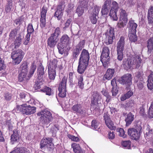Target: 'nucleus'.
I'll use <instances>...</instances> for the list:
<instances>
[{"instance_id":"obj_26","label":"nucleus","mask_w":153,"mask_h":153,"mask_svg":"<svg viewBox=\"0 0 153 153\" xmlns=\"http://www.w3.org/2000/svg\"><path fill=\"white\" fill-rule=\"evenodd\" d=\"M19 139L18 131L16 130H14L13 134L11 137L10 140L12 144H13L14 143L17 142Z\"/></svg>"},{"instance_id":"obj_19","label":"nucleus","mask_w":153,"mask_h":153,"mask_svg":"<svg viewBox=\"0 0 153 153\" xmlns=\"http://www.w3.org/2000/svg\"><path fill=\"white\" fill-rule=\"evenodd\" d=\"M128 24L129 25V32L136 33V29L137 27V25L134 22V21L132 19L130 20Z\"/></svg>"},{"instance_id":"obj_32","label":"nucleus","mask_w":153,"mask_h":153,"mask_svg":"<svg viewBox=\"0 0 153 153\" xmlns=\"http://www.w3.org/2000/svg\"><path fill=\"white\" fill-rule=\"evenodd\" d=\"M128 19L119 18V20L117 25L120 28L124 27L126 25Z\"/></svg>"},{"instance_id":"obj_1","label":"nucleus","mask_w":153,"mask_h":153,"mask_svg":"<svg viewBox=\"0 0 153 153\" xmlns=\"http://www.w3.org/2000/svg\"><path fill=\"white\" fill-rule=\"evenodd\" d=\"M89 53L85 49L82 51L79 60L77 71L80 74L83 73L88 66L89 60Z\"/></svg>"},{"instance_id":"obj_5","label":"nucleus","mask_w":153,"mask_h":153,"mask_svg":"<svg viewBox=\"0 0 153 153\" xmlns=\"http://www.w3.org/2000/svg\"><path fill=\"white\" fill-rule=\"evenodd\" d=\"M17 111L21 112L23 114L29 115L35 113L36 111V108L27 105L26 104L17 106Z\"/></svg>"},{"instance_id":"obj_46","label":"nucleus","mask_w":153,"mask_h":153,"mask_svg":"<svg viewBox=\"0 0 153 153\" xmlns=\"http://www.w3.org/2000/svg\"><path fill=\"white\" fill-rule=\"evenodd\" d=\"M110 8L104 7L102 6V8L101 10V13L102 15H107L109 12Z\"/></svg>"},{"instance_id":"obj_17","label":"nucleus","mask_w":153,"mask_h":153,"mask_svg":"<svg viewBox=\"0 0 153 153\" xmlns=\"http://www.w3.org/2000/svg\"><path fill=\"white\" fill-rule=\"evenodd\" d=\"M100 60L104 67L106 68L107 65L109 63L110 56L109 55H105L104 54H101Z\"/></svg>"},{"instance_id":"obj_52","label":"nucleus","mask_w":153,"mask_h":153,"mask_svg":"<svg viewBox=\"0 0 153 153\" xmlns=\"http://www.w3.org/2000/svg\"><path fill=\"white\" fill-rule=\"evenodd\" d=\"M22 68L21 72L27 73V65L26 63H23L21 66Z\"/></svg>"},{"instance_id":"obj_18","label":"nucleus","mask_w":153,"mask_h":153,"mask_svg":"<svg viewBox=\"0 0 153 153\" xmlns=\"http://www.w3.org/2000/svg\"><path fill=\"white\" fill-rule=\"evenodd\" d=\"M147 81L148 88L150 90H153V72L151 71L148 76Z\"/></svg>"},{"instance_id":"obj_22","label":"nucleus","mask_w":153,"mask_h":153,"mask_svg":"<svg viewBox=\"0 0 153 153\" xmlns=\"http://www.w3.org/2000/svg\"><path fill=\"white\" fill-rule=\"evenodd\" d=\"M115 72L114 69L108 68L107 70L104 77L107 79L110 80L113 76Z\"/></svg>"},{"instance_id":"obj_62","label":"nucleus","mask_w":153,"mask_h":153,"mask_svg":"<svg viewBox=\"0 0 153 153\" xmlns=\"http://www.w3.org/2000/svg\"><path fill=\"white\" fill-rule=\"evenodd\" d=\"M111 0H106L105 1L104 3L103 6L110 8L111 3Z\"/></svg>"},{"instance_id":"obj_41","label":"nucleus","mask_w":153,"mask_h":153,"mask_svg":"<svg viewBox=\"0 0 153 153\" xmlns=\"http://www.w3.org/2000/svg\"><path fill=\"white\" fill-rule=\"evenodd\" d=\"M61 33L59 27H56L54 30L53 33L51 36L58 39V37Z\"/></svg>"},{"instance_id":"obj_10","label":"nucleus","mask_w":153,"mask_h":153,"mask_svg":"<svg viewBox=\"0 0 153 153\" xmlns=\"http://www.w3.org/2000/svg\"><path fill=\"white\" fill-rule=\"evenodd\" d=\"M131 75L129 74H126L122 76L119 80V82L126 86L131 85L132 84Z\"/></svg>"},{"instance_id":"obj_48","label":"nucleus","mask_w":153,"mask_h":153,"mask_svg":"<svg viewBox=\"0 0 153 153\" xmlns=\"http://www.w3.org/2000/svg\"><path fill=\"white\" fill-rule=\"evenodd\" d=\"M119 8L117 3L115 1H113L112 3V6L111 10L117 11Z\"/></svg>"},{"instance_id":"obj_37","label":"nucleus","mask_w":153,"mask_h":153,"mask_svg":"<svg viewBox=\"0 0 153 153\" xmlns=\"http://www.w3.org/2000/svg\"><path fill=\"white\" fill-rule=\"evenodd\" d=\"M99 125V123L96 120H93L91 122V127L93 129L98 130L100 128Z\"/></svg>"},{"instance_id":"obj_23","label":"nucleus","mask_w":153,"mask_h":153,"mask_svg":"<svg viewBox=\"0 0 153 153\" xmlns=\"http://www.w3.org/2000/svg\"><path fill=\"white\" fill-rule=\"evenodd\" d=\"M27 73L21 72L19 75V81L20 82L27 81V80L29 79L30 78V77H29L28 76H27Z\"/></svg>"},{"instance_id":"obj_2","label":"nucleus","mask_w":153,"mask_h":153,"mask_svg":"<svg viewBox=\"0 0 153 153\" xmlns=\"http://www.w3.org/2000/svg\"><path fill=\"white\" fill-rule=\"evenodd\" d=\"M141 61V59L140 56L135 55L130 60L127 59H124L122 65L124 68L126 70L130 69L132 67L138 68L140 66Z\"/></svg>"},{"instance_id":"obj_40","label":"nucleus","mask_w":153,"mask_h":153,"mask_svg":"<svg viewBox=\"0 0 153 153\" xmlns=\"http://www.w3.org/2000/svg\"><path fill=\"white\" fill-rule=\"evenodd\" d=\"M120 19H128L127 14L126 11L123 9H121L120 10Z\"/></svg>"},{"instance_id":"obj_55","label":"nucleus","mask_w":153,"mask_h":153,"mask_svg":"<svg viewBox=\"0 0 153 153\" xmlns=\"http://www.w3.org/2000/svg\"><path fill=\"white\" fill-rule=\"evenodd\" d=\"M39 79V81H37L34 85V88L36 89H39L41 87V86L42 85L43 83L42 82V80Z\"/></svg>"},{"instance_id":"obj_60","label":"nucleus","mask_w":153,"mask_h":153,"mask_svg":"<svg viewBox=\"0 0 153 153\" xmlns=\"http://www.w3.org/2000/svg\"><path fill=\"white\" fill-rule=\"evenodd\" d=\"M24 21V17L23 16H21L17 19L15 21V24L17 25H19L22 22Z\"/></svg>"},{"instance_id":"obj_39","label":"nucleus","mask_w":153,"mask_h":153,"mask_svg":"<svg viewBox=\"0 0 153 153\" xmlns=\"http://www.w3.org/2000/svg\"><path fill=\"white\" fill-rule=\"evenodd\" d=\"M48 72L49 78L51 79H54L56 74L55 70L48 69Z\"/></svg>"},{"instance_id":"obj_42","label":"nucleus","mask_w":153,"mask_h":153,"mask_svg":"<svg viewBox=\"0 0 153 153\" xmlns=\"http://www.w3.org/2000/svg\"><path fill=\"white\" fill-rule=\"evenodd\" d=\"M83 81V76L82 75L79 76L78 78V84L79 87L81 89L84 88V84Z\"/></svg>"},{"instance_id":"obj_3","label":"nucleus","mask_w":153,"mask_h":153,"mask_svg":"<svg viewBox=\"0 0 153 153\" xmlns=\"http://www.w3.org/2000/svg\"><path fill=\"white\" fill-rule=\"evenodd\" d=\"M37 115L39 117V124L42 126L48 125L53 119L51 112L47 109L38 112Z\"/></svg>"},{"instance_id":"obj_28","label":"nucleus","mask_w":153,"mask_h":153,"mask_svg":"<svg viewBox=\"0 0 153 153\" xmlns=\"http://www.w3.org/2000/svg\"><path fill=\"white\" fill-rule=\"evenodd\" d=\"M85 8L82 6V3L78 6L76 10V13L78 16L80 17L82 15L84 12V9Z\"/></svg>"},{"instance_id":"obj_58","label":"nucleus","mask_w":153,"mask_h":153,"mask_svg":"<svg viewBox=\"0 0 153 153\" xmlns=\"http://www.w3.org/2000/svg\"><path fill=\"white\" fill-rule=\"evenodd\" d=\"M97 17H98V16L95 14H93L90 17V20L91 22L93 24H95L97 22Z\"/></svg>"},{"instance_id":"obj_33","label":"nucleus","mask_w":153,"mask_h":153,"mask_svg":"<svg viewBox=\"0 0 153 153\" xmlns=\"http://www.w3.org/2000/svg\"><path fill=\"white\" fill-rule=\"evenodd\" d=\"M133 93L132 91H129L126 93L121 96L120 98L121 101H124L132 96Z\"/></svg>"},{"instance_id":"obj_64","label":"nucleus","mask_w":153,"mask_h":153,"mask_svg":"<svg viewBox=\"0 0 153 153\" xmlns=\"http://www.w3.org/2000/svg\"><path fill=\"white\" fill-rule=\"evenodd\" d=\"M148 19L149 24L153 25V16H148Z\"/></svg>"},{"instance_id":"obj_45","label":"nucleus","mask_w":153,"mask_h":153,"mask_svg":"<svg viewBox=\"0 0 153 153\" xmlns=\"http://www.w3.org/2000/svg\"><path fill=\"white\" fill-rule=\"evenodd\" d=\"M117 131L118 132V135L120 137L125 138L126 137V135L125 134L124 130L121 128H117Z\"/></svg>"},{"instance_id":"obj_49","label":"nucleus","mask_w":153,"mask_h":153,"mask_svg":"<svg viewBox=\"0 0 153 153\" xmlns=\"http://www.w3.org/2000/svg\"><path fill=\"white\" fill-rule=\"evenodd\" d=\"M63 14V11L56 10L54 16L57 18L58 20H60L62 18Z\"/></svg>"},{"instance_id":"obj_6","label":"nucleus","mask_w":153,"mask_h":153,"mask_svg":"<svg viewBox=\"0 0 153 153\" xmlns=\"http://www.w3.org/2000/svg\"><path fill=\"white\" fill-rule=\"evenodd\" d=\"M25 53L21 49L13 51L11 54V57L13 59V62L15 64H18L22 60Z\"/></svg>"},{"instance_id":"obj_13","label":"nucleus","mask_w":153,"mask_h":153,"mask_svg":"<svg viewBox=\"0 0 153 153\" xmlns=\"http://www.w3.org/2000/svg\"><path fill=\"white\" fill-rule=\"evenodd\" d=\"M128 134L134 140H138L140 136V133L137 131L134 128H129L128 131Z\"/></svg>"},{"instance_id":"obj_51","label":"nucleus","mask_w":153,"mask_h":153,"mask_svg":"<svg viewBox=\"0 0 153 153\" xmlns=\"http://www.w3.org/2000/svg\"><path fill=\"white\" fill-rule=\"evenodd\" d=\"M22 43V39L20 37H18L15 41V47L16 48H18Z\"/></svg>"},{"instance_id":"obj_11","label":"nucleus","mask_w":153,"mask_h":153,"mask_svg":"<svg viewBox=\"0 0 153 153\" xmlns=\"http://www.w3.org/2000/svg\"><path fill=\"white\" fill-rule=\"evenodd\" d=\"M48 8L45 5L42 7L41 10L40 26L42 28L44 27L46 24V16Z\"/></svg>"},{"instance_id":"obj_20","label":"nucleus","mask_w":153,"mask_h":153,"mask_svg":"<svg viewBox=\"0 0 153 153\" xmlns=\"http://www.w3.org/2000/svg\"><path fill=\"white\" fill-rule=\"evenodd\" d=\"M57 61L56 59H53L48 62V69L55 70L57 67Z\"/></svg>"},{"instance_id":"obj_14","label":"nucleus","mask_w":153,"mask_h":153,"mask_svg":"<svg viewBox=\"0 0 153 153\" xmlns=\"http://www.w3.org/2000/svg\"><path fill=\"white\" fill-rule=\"evenodd\" d=\"M72 110L75 112L81 114L85 113V111L82 105L80 103H77L73 106Z\"/></svg>"},{"instance_id":"obj_15","label":"nucleus","mask_w":153,"mask_h":153,"mask_svg":"<svg viewBox=\"0 0 153 153\" xmlns=\"http://www.w3.org/2000/svg\"><path fill=\"white\" fill-rule=\"evenodd\" d=\"M58 40V39L51 36L47 40L48 45L51 48H53L56 46Z\"/></svg>"},{"instance_id":"obj_30","label":"nucleus","mask_w":153,"mask_h":153,"mask_svg":"<svg viewBox=\"0 0 153 153\" xmlns=\"http://www.w3.org/2000/svg\"><path fill=\"white\" fill-rule=\"evenodd\" d=\"M134 115L130 112L127 115L125 120L126 125H128L131 123L134 120Z\"/></svg>"},{"instance_id":"obj_54","label":"nucleus","mask_w":153,"mask_h":153,"mask_svg":"<svg viewBox=\"0 0 153 153\" xmlns=\"http://www.w3.org/2000/svg\"><path fill=\"white\" fill-rule=\"evenodd\" d=\"M18 30L16 29L12 30L10 32L9 36L10 39H13L17 33Z\"/></svg>"},{"instance_id":"obj_43","label":"nucleus","mask_w":153,"mask_h":153,"mask_svg":"<svg viewBox=\"0 0 153 153\" xmlns=\"http://www.w3.org/2000/svg\"><path fill=\"white\" fill-rule=\"evenodd\" d=\"M41 91L45 93L46 95H51V88L47 86H45L42 89Z\"/></svg>"},{"instance_id":"obj_29","label":"nucleus","mask_w":153,"mask_h":153,"mask_svg":"<svg viewBox=\"0 0 153 153\" xmlns=\"http://www.w3.org/2000/svg\"><path fill=\"white\" fill-rule=\"evenodd\" d=\"M67 79V77H63L59 83L58 89H66V82Z\"/></svg>"},{"instance_id":"obj_8","label":"nucleus","mask_w":153,"mask_h":153,"mask_svg":"<svg viewBox=\"0 0 153 153\" xmlns=\"http://www.w3.org/2000/svg\"><path fill=\"white\" fill-rule=\"evenodd\" d=\"M52 140L50 138H43L40 143V148L42 149L46 146L49 150H52L53 148V145L52 143Z\"/></svg>"},{"instance_id":"obj_44","label":"nucleus","mask_w":153,"mask_h":153,"mask_svg":"<svg viewBox=\"0 0 153 153\" xmlns=\"http://www.w3.org/2000/svg\"><path fill=\"white\" fill-rule=\"evenodd\" d=\"M59 93L58 94L59 96L61 97H64L66 95V89H58Z\"/></svg>"},{"instance_id":"obj_47","label":"nucleus","mask_w":153,"mask_h":153,"mask_svg":"<svg viewBox=\"0 0 153 153\" xmlns=\"http://www.w3.org/2000/svg\"><path fill=\"white\" fill-rule=\"evenodd\" d=\"M105 123L107 126L110 129L113 130L115 128V127L114 126L113 123L111 120L106 121Z\"/></svg>"},{"instance_id":"obj_12","label":"nucleus","mask_w":153,"mask_h":153,"mask_svg":"<svg viewBox=\"0 0 153 153\" xmlns=\"http://www.w3.org/2000/svg\"><path fill=\"white\" fill-rule=\"evenodd\" d=\"M92 100L91 101L92 106L94 108H97L98 104V102L101 99V95L97 91L94 92L92 95Z\"/></svg>"},{"instance_id":"obj_16","label":"nucleus","mask_w":153,"mask_h":153,"mask_svg":"<svg viewBox=\"0 0 153 153\" xmlns=\"http://www.w3.org/2000/svg\"><path fill=\"white\" fill-rule=\"evenodd\" d=\"M82 48L83 47L81 42H80L76 46V48L74 50L73 52L72 56L74 59H76L77 57Z\"/></svg>"},{"instance_id":"obj_63","label":"nucleus","mask_w":153,"mask_h":153,"mask_svg":"<svg viewBox=\"0 0 153 153\" xmlns=\"http://www.w3.org/2000/svg\"><path fill=\"white\" fill-rule=\"evenodd\" d=\"M112 88V95L113 96H116L118 93V90L117 89V88L116 87H113Z\"/></svg>"},{"instance_id":"obj_27","label":"nucleus","mask_w":153,"mask_h":153,"mask_svg":"<svg viewBox=\"0 0 153 153\" xmlns=\"http://www.w3.org/2000/svg\"><path fill=\"white\" fill-rule=\"evenodd\" d=\"M37 71L38 79L41 80L44 73V68L42 65H40L38 67Z\"/></svg>"},{"instance_id":"obj_36","label":"nucleus","mask_w":153,"mask_h":153,"mask_svg":"<svg viewBox=\"0 0 153 153\" xmlns=\"http://www.w3.org/2000/svg\"><path fill=\"white\" fill-rule=\"evenodd\" d=\"M36 65L34 63H32L30 67L29 74H28V76L29 77H31L32 76L36 71Z\"/></svg>"},{"instance_id":"obj_38","label":"nucleus","mask_w":153,"mask_h":153,"mask_svg":"<svg viewBox=\"0 0 153 153\" xmlns=\"http://www.w3.org/2000/svg\"><path fill=\"white\" fill-rule=\"evenodd\" d=\"M117 11L110 10L109 13V16L111 18L113 21H117L118 19V17L117 15Z\"/></svg>"},{"instance_id":"obj_50","label":"nucleus","mask_w":153,"mask_h":153,"mask_svg":"<svg viewBox=\"0 0 153 153\" xmlns=\"http://www.w3.org/2000/svg\"><path fill=\"white\" fill-rule=\"evenodd\" d=\"M131 143L129 140L123 141L122 143L123 146L127 149H129L130 148Z\"/></svg>"},{"instance_id":"obj_34","label":"nucleus","mask_w":153,"mask_h":153,"mask_svg":"<svg viewBox=\"0 0 153 153\" xmlns=\"http://www.w3.org/2000/svg\"><path fill=\"white\" fill-rule=\"evenodd\" d=\"M143 72L141 71L136 72L134 78L135 81L138 82L139 80H143Z\"/></svg>"},{"instance_id":"obj_61","label":"nucleus","mask_w":153,"mask_h":153,"mask_svg":"<svg viewBox=\"0 0 153 153\" xmlns=\"http://www.w3.org/2000/svg\"><path fill=\"white\" fill-rule=\"evenodd\" d=\"M34 31V29L32 25L31 24H28L27 27V33L30 34Z\"/></svg>"},{"instance_id":"obj_56","label":"nucleus","mask_w":153,"mask_h":153,"mask_svg":"<svg viewBox=\"0 0 153 153\" xmlns=\"http://www.w3.org/2000/svg\"><path fill=\"white\" fill-rule=\"evenodd\" d=\"M149 115L150 118H153V102L149 109Z\"/></svg>"},{"instance_id":"obj_4","label":"nucleus","mask_w":153,"mask_h":153,"mask_svg":"<svg viewBox=\"0 0 153 153\" xmlns=\"http://www.w3.org/2000/svg\"><path fill=\"white\" fill-rule=\"evenodd\" d=\"M69 43L70 38L66 34L62 35L57 45L59 53L63 54L65 46L68 45Z\"/></svg>"},{"instance_id":"obj_9","label":"nucleus","mask_w":153,"mask_h":153,"mask_svg":"<svg viewBox=\"0 0 153 153\" xmlns=\"http://www.w3.org/2000/svg\"><path fill=\"white\" fill-rule=\"evenodd\" d=\"M105 35L106 38L104 40L105 43L107 45L112 44L113 39L114 38L113 29L110 28L108 30Z\"/></svg>"},{"instance_id":"obj_57","label":"nucleus","mask_w":153,"mask_h":153,"mask_svg":"<svg viewBox=\"0 0 153 153\" xmlns=\"http://www.w3.org/2000/svg\"><path fill=\"white\" fill-rule=\"evenodd\" d=\"M110 51L108 47H104L103 48L101 54H104L105 55H109Z\"/></svg>"},{"instance_id":"obj_35","label":"nucleus","mask_w":153,"mask_h":153,"mask_svg":"<svg viewBox=\"0 0 153 153\" xmlns=\"http://www.w3.org/2000/svg\"><path fill=\"white\" fill-rule=\"evenodd\" d=\"M136 33L129 32L128 37L131 42H135L137 40V37L136 35Z\"/></svg>"},{"instance_id":"obj_24","label":"nucleus","mask_w":153,"mask_h":153,"mask_svg":"<svg viewBox=\"0 0 153 153\" xmlns=\"http://www.w3.org/2000/svg\"><path fill=\"white\" fill-rule=\"evenodd\" d=\"M13 0H7V3L5 8L6 12L7 13H10L13 11Z\"/></svg>"},{"instance_id":"obj_59","label":"nucleus","mask_w":153,"mask_h":153,"mask_svg":"<svg viewBox=\"0 0 153 153\" xmlns=\"http://www.w3.org/2000/svg\"><path fill=\"white\" fill-rule=\"evenodd\" d=\"M6 66L4 63V61L0 57V71L4 70Z\"/></svg>"},{"instance_id":"obj_7","label":"nucleus","mask_w":153,"mask_h":153,"mask_svg":"<svg viewBox=\"0 0 153 153\" xmlns=\"http://www.w3.org/2000/svg\"><path fill=\"white\" fill-rule=\"evenodd\" d=\"M125 39L124 37L121 36L117 42L116 50L117 53V59L119 61H121L123 58V51L125 44Z\"/></svg>"},{"instance_id":"obj_25","label":"nucleus","mask_w":153,"mask_h":153,"mask_svg":"<svg viewBox=\"0 0 153 153\" xmlns=\"http://www.w3.org/2000/svg\"><path fill=\"white\" fill-rule=\"evenodd\" d=\"M147 47L148 53L150 54L153 50V37L150 38L147 41Z\"/></svg>"},{"instance_id":"obj_53","label":"nucleus","mask_w":153,"mask_h":153,"mask_svg":"<svg viewBox=\"0 0 153 153\" xmlns=\"http://www.w3.org/2000/svg\"><path fill=\"white\" fill-rule=\"evenodd\" d=\"M68 137L69 139H71L72 141L76 142H78L80 141V139L77 137H75L74 136L68 134Z\"/></svg>"},{"instance_id":"obj_21","label":"nucleus","mask_w":153,"mask_h":153,"mask_svg":"<svg viewBox=\"0 0 153 153\" xmlns=\"http://www.w3.org/2000/svg\"><path fill=\"white\" fill-rule=\"evenodd\" d=\"M10 153H29V152L26 148L21 147L16 148Z\"/></svg>"},{"instance_id":"obj_31","label":"nucleus","mask_w":153,"mask_h":153,"mask_svg":"<svg viewBox=\"0 0 153 153\" xmlns=\"http://www.w3.org/2000/svg\"><path fill=\"white\" fill-rule=\"evenodd\" d=\"M71 147L75 153H83L79 145L74 143L72 144Z\"/></svg>"}]
</instances>
